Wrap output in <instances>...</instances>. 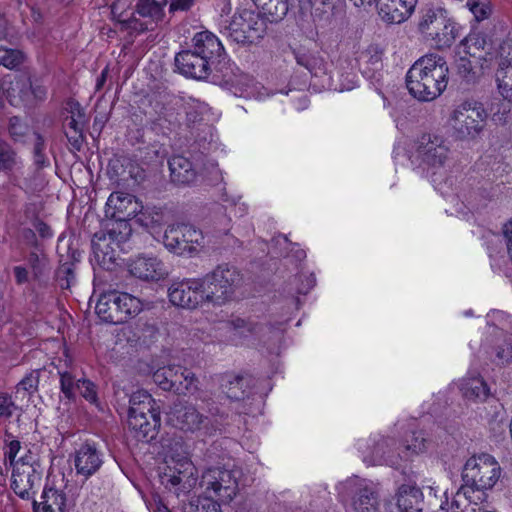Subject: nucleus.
Wrapping results in <instances>:
<instances>
[{
    "label": "nucleus",
    "instance_id": "f257e3e1",
    "mask_svg": "<svg viewBox=\"0 0 512 512\" xmlns=\"http://www.w3.org/2000/svg\"><path fill=\"white\" fill-rule=\"evenodd\" d=\"M448 73L449 68L443 57L436 54L425 55L408 70L406 85L415 98L432 101L446 89Z\"/></svg>",
    "mask_w": 512,
    "mask_h": 512
},
{
    "label": "nucleus",
    "instance_id": "f03ea898",
    "mask_svg": "<svg viewBox=\"0 0 512 512\" xmlns=\"http://www.w3.org/2000/svg\"><path fill=\"white\" fill-rule=\"evenodd\" d=\"M128 426L139 440L153 439L161 425L156 401L145 390L134 392L129 399Z\"/></svg>",
    "mask_w": 512,
    "mask_h": 512
},
{
    "label": "nucleus",
    "instance_id": "7ed1b4c3",
    "mask_svg": "<svg viewBox=\"0 0 512 512\" xmlns=\"http://www.w3.org/2000/svg\"><path fill=\"white\" fill-rule=\"evenodd\" d=\"M418 28L421 34L440 49L450 47L458 37L457 24L448 11L440 6L424 9Z\"/></svg>",
    "mask_w": 512,
    "mask_h": 512
},
{
    "label": "nucleus",
    "instance_id": "20e7f679",
    "mask_svg": "<svg viewBox=\"0 0 512 512\" xmlns=\"http://www.w3.org/2000/svg\"><path fill=\"white\" fill-rule=\"evenodd\" d=\"M502 468L499 462L489 454H480L469 458L463 468V488L485 493L491 490L499 481Z\"/></svg>",
    "mask_w": 512,
    "mask_h": 512
},
{
    "label": "nucleus",
    "instance_id": "39448f33",
    "mask_svg": "<svg viewBox=\"0 0 512 512\" xmlns=\"http://www.w3.org/2000/svg\"><path fill=\"white\" fill-rule=\"evenodd\" d=\"M426 449L427 441L423 433L412 432L405 437L401 453L396 455L392 449V440L383 438L375 444L370 459L367 460V457H364V461L370 464L385 463L392 467H398L400 459L408 460L414 455L425 452Z\"/></svg>",
    "mask_w": 512,
    "mask_h": 512
},
{
    "label": "nucleus",
    "instance_id": "423d86ee",
    "mask_svg": "<svg viewBox=\"0 0 512 512\" xmlns=\"http://www.w3.org/2000/svg\"><path fill=\"white\" fill-rule=\"evenodd\" d=\"M238 470H229L213 467L205 470L201 476L199 486L206 497L222 503H229L238 492Z\"/></svg>",
    "mask_w": 512,
    "mask_h": 512
},
{
    "label": "nucleus",
    "instance_id": "0eeeda50",
    "mask_svg": "<svg viewBox=\"0 0 512 512\" xmlns=\"http://www.w3.org/2000/svg\"><path fill=\"white\" fill-rule=\"evenodd\" d=\"M266 28V20L259 12L239 9L224 26V33L236 43L251 44L264 36Z\"/></svg>",
    "mask_w": 512,
    "mask_h": 512
},
{
    "label": "nucleus",
    "instance_id": "6e6552de",
    "mask_svg": "<svg viewBox=\"0 0 512 512\" xmlns=\"http://www.w3.org/2000/svg\"><path fill=\"white\" fill-rule=\"evenodd\" d=\"M240 274L235 267L220 265L207 274L201 282L207 302L223 304L234 294L240 283Z\"/></svg>",
    "mask_w": 512,
    "mask_h": 512
},
{
    "label": "nucleus",
    "instance_id": "1a4fd4ad",
    "mask_svg": "<svg viewBox=\"0 0 512 512\" xmlns=\"http://www.w3.org/2000/svg\"><path fill=\"white\" fill-rule=\"evenodd\" d=\"M488 113L477 101H464L450 116V124L460 139L474 138L484 128Z\"/></svg>",
    "mask_w": 512,
    "mask_h": 512
},
{
    "label": "nucleus",
    "instance_id": "9d476101",
    "mask_svg": "<svg viewBox=\"0 0 512 512\" xmlns=\"http://www.w3.org/2000/svg\"><path fill=\"white\" fill-rule=\"evenodd\" d=\"M12 467L11 488L22 499H32L41 483L42 472L34 455L28 450Z\"/></svg>",
    "mask_w": 512,
    "mask_h": 512
},
{
    "label": "nucleus",
    "instance_id": "9b49d317",
    "mask_svg": "<svg viewBox=\"0 0 512 512\" xmlns=\"http://www.w3.org/2000/svg\"><path fill=\"white\" fill-rule=\"evenodd\" d=\"M142 203L133 195L123 192H113L108 197L105 206L106 217L116 221H126L137 217V222L145 227H153L159 218H149L148 210L143 211Z\"/></svg>",
    "mask_w": 512,
    "mask_h": 512
},
{
    "label": "nucleus",
    "instance_id": "f8f14e48",
    "mask_svg": "<svg viewBox=\"0 0 512 512\" xmlns=\"http://www.w3.org/2000/svg\"><path fill=\"white\" fill-rule=\"evenodd\" d=\"M204 236L192 225L177 224L166 228L163 235L165 248L179 256H192L202 247Z\"/></svg>",
    "mask_w": 512,
    "mask_h": 512
},
{
    "label": "nucleus",
    "instance_id": "ddd939ff",
    "mask_svg": "<svg viewBox=\"0 0 512 512\" xmlns=\"http://www.w3.org/2000/svg\"><path fill=\"white\" fill-rule=\"evenodd\" d=\"M347 512H371L376 509L377 495L373 487L359 477H352L339 486Z\"/></svg>",
    "mask_w": 512,
    "mask_h": 512
},
{
    "label": "nucleus",
    "instance_id": "4468645a",
    "mask_svg": "<svg viewBox=\"0 0 512 512\" xmlns=\"http://www.w3.org/2000/svg\"><path fill=\"white\" fill-rule=\"evenodd\" d=\"M161 483L169 490H173L177 496L187 494L198 483L197 469L190 459L165 466L160 473Z\"/></svg>",
    "mask_w": 512,
    "mask_h": 512
},
{
    "label": "nucleus",
    "instance_id": "2eb2a0df",
    "mask_svg": "<svg viewBox=\"0 0 512 512\" xmlns=\"http://www.w3.org/2000/svg\"><path fill=\"white\" fill-rule=\"evenodd\" d=\"M416 156L421 165L428 169L442 168L450 156L448 142L437 134H423L417 141Z\"/></svg>",
    "mask_w": 512,
    "mask_h": 512
},
{
    "label": "nucleus",
    "instance_id": "dca6fc26",
    "mask_svg": "<svg viewBox=\"0 0 512 512\" xmlns=\"http://www.w3.org/2000/svg\"><path fill=\"white\" fill-rule=\"evenodd\" d=\"M168 296L174 306L185 309H195L206 301L201 279H186L172 283Z\"/></svg>",
    "mask_w": 512,
    "mask_h": 512
},
{
    "label": "nucleus",
    "instance_id": "f3484780",
    "mask_svg": "<svg viewBox=\"0 0 512 512\" xmlns=\"http://www.w3.org/2000/svg\"><path fill=\"white\" fill-rule=\"evenodd\" d=\"M74 501L66 492V485H57L47 481L40 501L33 500L35 512H68Z\"/></svg>",
    "mask_w": 512,
    "mask_h": 512
},
{
    "label": "nucleus",
    "instance_id": "a211bd4d",
    "mask_svg": "<svg viewBox=\"0 0 512 512\" xmlns=\"http://www.w3.org/2000/svg\"><path fill=\"white\" fill-rule=\"evenodd\" d=\"M129 273L139 280L157 282L165 279L169 270L167 266L155 256L139 255L128 263Z\"/></svg>",
    "mask_w": 512,
    "mask_h": 512
},
{
    "label": "nucleus",
    "instance_id": "6ab92c4d",
    "mask_svg": "<svg viewBox=\"0 0 512 512\" xmlns=\"http://www.w3.org/2000/svg\"><path fill=\"white\" fill-rule=\"evenodd\" d=\"M175 65L179 72L186 77L197 80L206 79L211 73L212 63L195 50H184L175 57Z\"/></svg>",
    "mask_w": 512,
    "mask_h": 512
},
{
    "label": "nucleus",
    "instance_id": "aec40b11",
    "mask_svg": "<svg viewBox=\"0 0 512 512\" xmlns=\"http://www.w3.org/2000/svg\"><path fill=\"white\" fill-rule=\"evenodd\" d=\"M499 61L496 71V83L499 94L504 100L512 102V40H506L499 46Z\"/></svg>",
    "mask_w": 512,
    "mask_h": 512
},
{
    "label": "nucleus",
    "instance_id": "412c9836",
    "mask_svg": "<svg viewBox=\"0 0 512 512\" xmlns=\"http://www.w3.org/2000/svg\"><path fill=\"white\" fill-rule=\"evenodd\" d=\"M95 261L106 270L112 269L118 257L119 243L114 233H96L91 242Z\"/></svg>",
    "mask_w": 512,
    "mask_h": 512
},
{
    "label": "nucleus",
    "instance_id": "4be33fe9",
    "mask_svg": "<svg viewBox=\"0 0 512 512\" xmlns=\"http://www.w3.org/2000/svg\"><path fill=\"white\" fill-rule=\"evenodd\" d=\"M207 420L193 405L175 404L169 413L170 423L186 432L200 430Z\"/></svg>",
    "mask_w": 512,
    "mask_h": 512
},
{
    "label": "nucleus",
    "instance_id": "5701e85b",
    "mask_svg": "<svg viewBox=\"0 0 512 512\" xmlns=\"http://www.w3.org/2000/svg\"><path fill=\"white\" fill-rule=\"evenodd\" d=\"M103 464L101 453L92 445L84 444L74 456V466L77 475L85 480L95 474Z\"/></svg>",
    "mask_w": 512,
    "mask_h": 512
},
{
    "label": "nucleus",
    "instance_id": "b1692460",
    "mask_svg": "<svg viewBox=\"0 0 512 512\" xmlns=\"http://www.w3.org/2000/svg\"><path fill=\"white\" fill-rule=\"evenodd\" d=\"M192 49L195 53H200L212 64L216 59L220 58L224 52V48L216 35L210 31H201L192 38Z\"/></svg>",
    "mask_w": 512,
    "mask_h": 512
},
{
    "label": "nucleus",
    "instance_id": "393cba45",
    "mask_svg": "<svg viewBox=\"0 0 512 512\" xmlns=\"http://www.w3.org/2000/svg\"><path fill=\"white\" fill-rule=\"evenodd\" d=\"M486 500L485 493L476 495L470 488L461 487L455 494L450 508L452 512H489L483 506Z\"/></svg>",
    "mask_w": 512,
    "mask_h": 512
},
{
    "label": "nucleus",
    "instance_id": "a878e982",
    "mask_svg": "<svg viewBox=\"0 0 512 512\" xmlns=\"http://www.w3.org/2000/svg\"><path fill=\"white\" fill-rule=\"evenodd\" d=\"M417 0H381L380 16L390 23H401L413 12Z\"/></svg>",
    "mask_w": 512,
    "mask_h": 512
},
{
    "label": "nucleus",
    "instance_id": "bb28decb",
    "mask_svg": "<svg viewBox=\"0 0 512 512\" xmlns=\"http://www.w3.org/2000/svg\"><path fill=\"white\" fill-rule=\"evenodd\" d=\"M397 506L400 512H422L423 494L413 485L404 484L399 488Z\"/></svg>",
    "mask_w": 512,
    "mask_h": 512
},
{
    "label": "nucleus",
    "instance_id": "cd10ccee",
    "mask_svg": "<svg viewBox=\"0 0 512 512\" xmlns=\"http://www.w3.org/2000/svg\"><path fill=\"white\" fill-rule=\"evenodd\" d=\"M462 46L466 54L474 58L482 60H490L492 58L493 44L490 39L483 33H474L466 37L462 41Z\"/></svg>",
    "mask_w": 512,
    "mask_h": 512
},
{
    "label": "nucleus",
    "instance_id": "c85d7f7f",
    "mask_svg": "<svg viewBox=\"0 0 512 512\" xmlns=\"http://www.w3.org/2000/svg\"><path fill=\"white\" fill-rule=\"evenodd\" d=\"M168 164L170 177L174 183L190 184L196 179V171L188 158L176 155L169 160Z\"/></svg>",
    "mask_w": 512,
    "mask_h": 512
},
{
    "label": "nucleus",
    "instance_id": "c756f323",
    "mask_svg": "<svg viewBox=\"0 0 512 512\" xmlns=\"http://www.w3.org/2000/svg\"><path fill=\"white\" fill-rule=\"evenodd\" d=\"M95 310L102 321L111 324H119L116 290L101 294Z\"/></svg>",
    "mask_w": 512,
    "mask_h": 512
},
{
    "label": "nucleus",
    "instance_id": "7c9ffc66",
    "mask_svg": "<svg viewBox=\"0 0 512 512\" xmlns=\"http://www.w3.org/2000/svg\"><path fill=\"white\" fill-rule=\"evenodd\" d=\"M119 324L135 317L142 311V302L139 298L127 293L116 291Z\"/></svg>",
    "mask_w": 512,
    "mask_h": 512
},
{
    "label": "nucleus",
    "instance_id": "2f4dec72",
    "mask_svg": "<svg viewBox=\"0 0 512 512\" xmlns=\"http://www.w3.org/2000/svg\"><path fill=\"white\" fill-rule=\"evenodd\" d=\"M167 0H138L135 12L145 23H157L164 17Z\"/></svg>",
    "mask_w": 512,
    "mask_h": 512
},
{
    "label": "nucleus",
    "instance_id": "473e14b6",
    "mask_svg": "<svg viewBox=\"0 0 512 512\" xmlns=\"http://www.w3.org/2000/svg\"><path fill=\"white\" fill-rule=\"evenodd\" d=\"M165 466L174 465L180 460L189 459L183 439L175 436L162 442Z\"/></svg>",
    "mask_w": 512,
    "mask_h": 512
},
{
    "label": "nucleus",
    "instance_id": "72a5a7b5",
    "mask_svg": "<svg viewBox=\"0 0 512 512\" xmlns=\"http://www.w3.org/2000/svg\"><path fill=\"white\" fill-rule=\"evenodd\" d=\"M85 125L84 114L81 110L77 109V114L72 112V115L67 119L65 124V134L71 145L77 150L80 149L83 143V129Z\"/></svg>",
    "mask_w": 512,
    "mask_h": 512
},
{
    "label": "nucleus",
    "instance_id": "f704fd0d",
    "mask_svg": "<svg viewBox=\"0 0 512 512\" xmlns=\"http://www.w3.org/2000/svg\"><path fill=\"white\" fill-rule=\"evenodd\" d=\"M263 16L270 22H277L287 14V0H252Z\"/></svg>",
    "mask_w": 512,
    "mask_h": 512
},
{
    "label": "nucleus",
    "instance_id": "c9c22d12",
    "mask_svg": "<svg viewBox=\"0 0 512 512\" xmlns=\"http://www.w3.org/2000/svg\"><path fill=\"white\" fill-rule=\"evenodd\" d=\"M462 395L473 401H483L489 395V388L480 377H471L464 379L460 386Z\"/></svg>",
    "mask_w": 512,
    "mask_h": 512
},
{
    "label": "nucleus",
    "instance_id": "e433bc0d",
    "mask_svg": "<svg viewBox=\"0 0 512 512\" xmlns=\"http://www.w3.org/2000/svg\"><path fill=\"white\" fill-rule=\"evenodd\" d=\"M336 0H299L302 13L310 12L314 22H320L326 18L329 11L334 8Z\"/></svg>",
    "mask_w": 512,
    "mask_h": 512
},
{
    "label": "nucleus",
    "instance_id": "4c0bfd02",
    "mask_svg": "<svg viewBox=\"0 0 512 512\" xmlns=\"http://www.w3.org/2000/svg\"><path fill=\"white\" fill-rule=\"evenodd\" d=\"M22 166V160L12 146L0 139V172H12Z\"/></svg>",
    "mask_w": 512,
    "mask_h": 512
},
{
    "label": "nucleus",
    "instance_id": "58836bf2",
    "mask_svg": "<svg viewBox=\"0 0 512 512\" xmlns=\"http://www.w3.org/2000/svg\"><path fill=\"white\" fill-rule=\"evenodd\" d=\"M225 329L230 333V339L238 343L255 332L256 327L241 318H235L225 323Z\"/></svg>",
    "mask_w": 512,
    "mask_h": 512
},
{
    "label": "nucleus",
    "instance_id": "ea45409f",
    "mask_svg": "<svg viewBox=\"0 0 512 512\" xmlns=\"http://www.w3.org/2000/svg\"><path fill=\"white\" fill-rule=\"evenodd\" d=\"M511 102L504 99H494L489 105V112L494 123L504 125L509 122Z\"/></svg>",
    "mask_w": 512,
    "mask_h": 512
},
{
    "label": "nucleus",
    "instance_id": "a19ab883",
    "mask_svg": "<svg viewBox=\"0 0 512 512\" xmlns=\"http://www.w3.org/2000/svg\"><path fill=\"white\" fill-rule=\"evenodd\" d=\"M183 512H221L220 505L210 497L192 498L183 507Z\"/></svg>",
    "mask_w": 512,
    "mask_h": 512
},
{
    "label": "nucleus",
    "instance_id": "79ce46f5",
    "mask_svg": "<svg viewBox=\"0 0 512 512\" xmlns=\"http://www.w3.org/2000/svg\"><path fill=\"white\" fill-rule=\"evenodd\" d=\"M40 370H33L26 374V376L17 384L16 395L25 397L31 395L37 390L39 384Z\"/></svg>",
    "mask_w": 512,
    "mask_h": 512
},
{
    "label": "nucleus",
    "instance_id": "37998d69",
    "mask_svg": "<svg viewBox=\"0 0 512 512\" xmlns=\"http://www.w3.org/2000/svg\"><path fill=\"white\" fill-rule=\"evenodd\" d=\"M8 132L14 142L23 143L30 132V128L26 122L14 116L9 120Z\"/></svg>",
    "mask_w": 512,
    "mask_h": 512
},
{
    "label": "nucleus",
    "instance_id": "c03bdc74",
    "mask_svg": "<svg viewBox=\"0 0 512 512\" xmlns=\"http://www.w3.org/2000/svg\"><path fill=\"white\" fill-rule=\"evenodd\" d=\"M466 6L478 22L489 18L492 12L489 0H467Z\"/></svg>",
    "mask_w": 512,
    "mask_h": 512
},
{
    "label": "nucleus",
    "instance_id": "a18cd8bd",
    "mask_svg": "<svg viewBox=\"0 0 512 512\" xmlns=\"http://www.w3.org/2000/svg\"><path fill=\"white\" fill-rule=\"evenodd\" d=\"M22 60V52L0 46V65L12 69L20 65Z\"/></svg>",
    "mask_w": 512,
    "mask_h": 512
},
{
    "label": "nucleus",
    "instance_id": "49530a36",
    "mask_svg": "<svg viewBox=\"0 0 512 512\" xmlns=\"http://www.w3.org/2000/svg\"><path fill=\"white\" fill-rule=\"evenodd\" d=\"M76 389L79 391L81 396L92 404L98 403L97 387L89 379L82 378L78 379L76 383Z\"/></svg>",
    "mask_w": 512,
    "mask_h": 512
},
{
    "label": "nucleus",
    "instance_id": "de8ad7c7",
    "mask_svg": "<svg viewBox=\"0 0 512 512\" xmlns=\"http://www.w3.org/2000/svg\"><path fill=\"white\" fill-rule=\"evenodd\" d=\"M45 140L44 138L38 134L35 133V143L33 146V158H34V164L37 166V168H43L49 166V160L46 157L45 153Z\"/></svg>",
    "mask_w": 512,
    "mask_h": 512
},
{
    "label": "nucleus",
    "instance_id": "09e8293b",
    "mask_svg": "<svg viewBox=\"0 0 512 512\" xmlns=\"http://www.w3.org/2000/svg\"><path fill=\"white\" fill-rule=\"evenodd\" d=\"M172 366L161 367L153 373V381L163 390L171 391Z\"/></svg>",
    "mask_w": 512,
    "mask_h": 512
},
{
    "label": "nucleus",
    "instance_id": "8fccbe9b",
    "mask_svg": "<svg viewBox=\"0 0 512 512\" xmlns=\"http://www.w3.org/2000/svg\"><path fill=\"white\" fill-rule=\"evenodd\" d=\"M244 382L242 377H235L226 387V395L231 400H241L245 396Z\"/></svg>",
    "mask_w": 512,
    "mask_h": 512
},
{
    "label": "nucleus",
    "instance_id": "3c124183",
    "mask_svg": "<svg viewBox=\"0 0 512 512\" xmlns=\"http://www.w3.org/2000/svg\"><path fill=\"white\" fill-rule=\"evenodd\" d=\"M197 388V379L190 370L185 369L181 383H177V394L192 393Z\"/></svg>",
    "mask_w": 512,
    "mask_h": 512
},
{
    "label": "nucleus",
    "instance_id": "603ef678",
    "mask_svg": "<svg viewBox=\"0 0 512 512\" xmlns=\"http://www.w3.org/2000/svg\"><path fill=\"white\" fill-rule=\"evenodd\" d=\"M197 388V379L190 370L185 369L181 383H177V394L192 393Z\"/></svg>",
    "mask_w": 512,
    "mask_h": 512
},
{
    "label": "nucleus",
    "instance_id": "864d4df0",
    "mask_svg": "<svg viewBox=\"0 0 512 512\" xmlns=\"http://www.w3.org/2000/svg\"><path fill=\"white\" fill-rule=\"evenodd\" d=\"M76 383L74 376L69 372H63L60 374V385L61 391L65 394L68 399L74 397V391L76 389Z\"/></svg>",
    "mask_w": 512,
    "mask_h": 512
},
{
    "label": "nucleus",
    "instance_id": "5fc2aeb1",
    "mask_svg": "<svg viewBox=\"0 0 512 512\" xmlns=\"http://www.w3.org/2000/svg\"><path fill=\"white\" fill-rule=\"evenodd\" d=\"M496 357L501 364L510 363L512 361V339L507 338L502 345L496 348Z\"/></svg>",
    "mask_w": 512,
    "mask_h": 512
},
{
    "label": "nucleus",
    "instance_id": "6e6d98bb",
    "mask_svg": "<svg viewBox=\"0 0 512 512\" xmlns=\"http://www.w3.org/2000/svg\"><path fill=\"white\" fill-rule=\"evenodd\" d=\"M57 278L62 288H69L71 280L74 278L72 264H62L57 270Z\"/></svg>",
    "mask_w": 512,
    "mask_h": 512
},
{
    "label": "nucleus",
    "instance_id": "4d7b16f0",
    "mask_svg": "<svg viewBox=\"0 0 512 512\" xmlns=\"http://www.w3.org/2000/svg\"><path fill=\"white\" fill-rule=\"evenodd\" d=\"M207 181L211 185H217L223 180L222 172L215 162H208L205 166Z\"/></svg>",
    "mask_w": 512,
    "mask_h": 512
},
{
    "label": "nucleus",
    "instance_id": "13d9d810",
    "mask_svg": "<svg viewBox=\"0 0 512 512\" xmlns=\"http://www.w3.org/2000/svg\"><path fill=\"white\" fill-rule=\"evenodd\" d=\"M16 408L9 395L0 393V417L8 418L12 416Z\"/></svg>",
    "mask_w": 512,
    "mask_h": 512
},
{
    "label": "nucleus",
    "instance_id": "bf43d9fd",
    "mask_svg": "<svg viewBox=\"0 0 512 512\" xmlns=\"http://www.w3.org/2000/svg\"><path fill=\"white\" fill-rule=\"evenodd\" d=\"M168 3L169 11L175 13L190 10L195 4V0H167V4Z\"/></svg>",
    "mask_w": 512,
    "mask_h": 512
},
{
    "label": "nucleus",
    "instance_id": "052dcab7",
    "mask_svg": "<svg viewBox=\"0 0 512 512\" xmlns=\"http://www.w3.org/2000/svg\"><path fill=\"white\" fill-rule=\"evenodd\" d=\"M457 69L458 73L467 81H472L474 79V73L472 72V64L470 60L461 57L457 64Z\"/></svg>",
    "mask_w": 512,
    "mask_h": 512
},
{
    "label": "nucleus",
    "instance_id": "680f3d73",
    "mask_svg": "<svg viewBox=\"0 0 512 512\" xmlns=\"http://www.w3.org/2000/svg\"><path fill=\"white\" fill-rule=\"evenodd\" d=\"M21 444L18 440H12L7 447V450L5 452L6 458H8L10 465L13 466L15 462L19 458H17L18 454L21 452Z\"/></svg>",
    "mask_w": 512,
    "mask_h": 512
},
{
    "label": "nucleus",
    "instance_id": "e2e57ef3",
    "mask_svg": "<svg viewBox=\"0 0 512 512\" xmlns=\"http://www.w3.org/2000/svg\"><path fill=\"white\" fill-rule=\"evenodd\" d=\"M186 368L172 366L171 390L177 393V383H181Z\"/></svg>",
    "mask_w": 512,
    "mask_h": 512
},
{
    "label": "nucleus",
    "instance_id": "0e129e2a",
    "mask_svg": "<svg viewBox=\"0 0 512 512\" xmlns=\"http://www.w3.org/2000/svg\"><path fill=\"white\" fill-rule=\"evenodd\" d=\"M16 283L21 285L28 281V270L23 266H16L13 269Z\"/></svg>",
    "mask_w": 512,
    "mask_h": 512
},
{
    "label": "nucleus",
    "instance_id": "69168bd1",
    "mask_svg": "<svg viewBox=\"0 0 512 512\" xmlns=\"http://www.w3.org/2000/svg\"><path fill=\"white\" fill-rule=\"evenodd\" d=\"M173 117V113H164L163 115H159V117L155 120V124L160 126L161 128L170 129V126L174 125V121L171 119Z\"/></svg>",
    "mask_w": 512,
    "mask_h": 512
},
{
    "label": "nucleus",
    "instance_id": "338daca9",
    "mask_svg": "<svg viewBox=\"0 0 512 512\" xmlns=\"http://www.w3.org/2000/svg\"><path fill=\"white\" fill-rule=\"evenodd\" d=\"M297 63L306 69H308L310 72L314 71V66H311V62H319V58L316 57H307V56H297L296 57Z\"/></svg>",
    "mask_w": 512,
    "mask_h": 512
},
{
    "label": "nucleus",
    "instance_id": "774afa93",
    "mask_svg": "<svg viewBox=\"0 0 512 512\" xmlns=\"http://www.w3.org/2000/svg\"><path fill=\"white\" fill-rule=\"evenodd\" d=\"M355 6L357 7H363V6H371L373 4H376L379 10V13L381 12V0H351Z\"/></svg>",
    "mask_w": 512,
    "mask_h": 512
}]
</instances>
